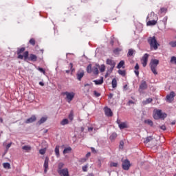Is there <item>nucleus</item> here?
Masks as SVG:
<instances>
[{
    "label": "nucleus",
    "instance_id": "f257e3e1",
    "mask_svg": "<svg viewBox=\"0 0 176 176\" xmlns=\"http://www.w3.org/2000/svg\"><path fill=\"white\" fill-rule=\"evenodd\" d=\"M38 56L34 54H30L28 51H25L24 52V61H32L33 63H35V61H37Z\"/></svg>",
    "mask_w": 176,
    "mask_h": 176
},
{
    "label": "nucleus",
    "instance_id": "f03ea898",
    "mask_svg": "<svg viewBox=\"0 0 176 176\" xmlns=\"http://www.w3.org/2000/svg\"><path fill=\"white\" fill-rule=\"evenodd\" d=\"M148 43H149L151 48L154 49V50H157V47L160 46V45L157 43V41L156 40V37L155 36L153 37H149L148 38Z\"/></svg>",
    "mask_w": 176,
    "mask_h": 176
},
{
    "label": "nucleus",
    "instance_id": "7ed1b4c3",
    "mask_svg": "<svg viewBox=\"0 0 176 176\" xmlns=\"http://www.w3.org/2000/svg\"><path fill=\"white\" fill-rule=\"evenodd\" d=\"M157 65H159V60L157 59H152L150 62L151 71L154 74V75H157V72L156 71V68H157Z\"/></svg>",
    "mask_w": 176,
    "mask_h": 176
},
{
    "label": "nucleus",
    "instance_id": "20e7f679",
    "mask_svg": "<svg viewBox=\"0 0 176 176\" xmlns=\"http://www.w3.org/2000/svg\"><path fill=\"white\" fill-rule=\"evenodd\" d=\"M166 118H167V114L162 112V110H157L153 114V118L155 120H157L158 119H166Z\"/></svg>",
    "mask_w": 176,
    "mask_h": 176
},
{
    "label": "nucleus",
    "instance_id": "39448f33",
    "mask_svg": "<svg viewBox=\"0 0 176 176\" xmlns=\"http://www.w3.org/2000/svg\"><path fill=\"white\" fill-rule=\"evenodd\" d=\"M122 167L123 170H125L126 171H129L130 170V166H131L130 164V161L129 160H122Z\"/></svg>",
    "mask_w": 176,
    "mask_h": 176
},
{
    "label": "nucleus",
    "instance_id": "423d86ee",
    "mask_svg": "<svg viewBox=\"0 0 176 176\" xmlns=\"http://www.w3.org/2000/svg\"><path fill=\"white\" fill-rule=\"evenodd\" d=\"M63 94H64V96H66L67 102H69L70 101L74 100V97H75V93H74V92L65 91L63 93Z\"/></svg>",
    "mask_w": 176,
    "mask_h": 176
},
{
    "label": "nucleus",
    "instance_id": "0eeeda50",
    "mask_svg": "<svg viewBox=\"0 0 176 176\" xmlns=\"http://www.w3.org/2000/svg\"><path fill=\"white\" fill-rule=\"evenodd\" d=\"M148 89V84H146V81L142 80L139 87V92L144 93V90H146Z\"/></svg>",
    "mask_w": 176,
    "mask_h": 176
},
{
    "label": "nucleus",
    "instance_id": "6e6552de",
    "mask_svg": "<svg viewBox=\"0 0 176 176\" xmlns=\"http://www.w3.org/2000/svg\"><path fill=\"white\" fill-rule=\"evenodd\" d=\"M23 52H25V47H21V48L17 49L16 54L18 55V58L19 60H23L24 58ZM21 53H23V55H22Z\"/></svg>",
    "mask_w": 176,
    "mask_h": 176
},
{
    "label": "nucleus",
    "instance_id": "1a4fd4ad",
    "mask_svg": "<svg viewBox=\"0 0 176 176\" xmlns=\"http://www.w3.org/2000/svg\"><path fill=\"white\" fill-rule=\"evenodd\" d=\"M148 58H149V54H145L142 58V64L144 67H146L148 64Z\"/></svg>",
    "mask_w": 176,
    "mask_h": 176
},
{
    "label": "nucleus",
    "instance_id": "9d476101",
    "mask_svg": "<svg viewBox=\"0 0 176 176\" xmlns=\"http://www.w3.org/2000/svg\"><path fill=\"white\" fill-rule=\"evenodd\" d=\"M44 173L46 174L47 173V170H49V157H46L44 161Z\"/></svg>",
    "mask_w": 176,
    "mask_h": 176
},
{
    "label": "nucleus",
    "instance_id": "9b49d317",
    "mask_svg": "<svg viewBox=\"0 0 176 176\" xmlns=\"http://www.w3.org/2000/svg\"><path fill=\"white\" fill-rule=\"evenodd\" d=\"M58 174L63 176H69L68 168H63L58 170Z\"/></svg>",
    "mask_w": 176,
    "mask_h": 176
},
{
    "label": "nucleus",
    "instance_id": "f8f14e48",
    "mask_svg": "<svg viewBox=\"0 0 176 176\" xmlns=\"http://www.w3.org/2000/svg\"><path fill=\"white\" fill-rule=\"evenodd\" d=\"M83 76H85V71L81 69V70H79L78 72H77L76 78H77L78 80H82V78H83Z\"/></svg>",
    "mask_w": 176,
    "mask_h": 176
},
{
    "label": "nucleus",
    "instance_id": "ddd939ff",
    "mask_svg": "<svg viewBox=\"0 0 176 176\" xmlns=\"http://www.w3.org/2000/svg\"><path fill=\"white\" fill-rule=\"evenodd\" d=\"M34 122H36V116H32L30 118H28L25 121V123L26 124H28L30 123H34Z\"/></svg>",
    "mask_w": 176,
    "mask_h": 176
},
{
    "label": "nucleus",
    "instance_id": "4468645a",
    "mask_svg": "<svg viewBox=\"0 0 176 176\" xmlns=\"http://www.w3.org/2000/svg\"><path fill=\"white\" fill-rule=\"evenodd\" d=\"M104 113L106 116H108L109 118H111V116H113V113L112 112V110L108 107L104 108Z\"/></svg>",
    "mask_w": 176,
    "mask_h": 176
},
{
    "label": "nucleus",
    "instance_id": "2eb2a0df",
    "mask_svg": "<svg viewBox=\"0 0 176 176\" xmlns=\"http://www.w3.org/2000/svg\"><path fill=\"white\" fill-rule=\"evenodd\" d=\"M175 97V93L174 91H171L170 94L166 96L167 101H173V98Z\"/></svg>",
    "mask_w": 176,
    "mask_h": 176
},
{
    "label": "nucleus",
    "instance_id": "dca6fc26",
    "mask_svg": "<svg viewBox=\"0 0 176 176\" xmlns=\"http://www.w3.org/2000/svg\"><path fill=\"white\" fill-rule=\"evenodd\" d=\"M106 64L107 65H111V67H115L116 65V63L115 62V60L109 58L107 59Z\"/></svg>",
    "mask_w": 176,
    "mask_h": 176
},
{
    "label": "nucleus",
    "instance_id": "f3484780",
    "mask_svg": "<svg viewBox=\"0 0 176 176\" xmlns=\"http://www.w3.org/2000/svg\"><path fill=\"white\" fill-rule=\"evenodd\" d=\"M94 82L96 85H102L104 83V77H100L99 80H94Z\"/></svg>",
    "mask_w": 176,
    "mask_h": 176
},
{
    "label": "nucleus",
    "instance_id": "a211bd4d",
    "mask_svg": "<svg viewBox=\"0 0 176 176\" xmlns=\"http://www.w3.org/2000/svg\"><path fill=\"white\" fill-rule=\"evenodd\" d=\"M144 123H145V124H148V126H150V127H153V121H152L151 120H145L144 121Z\"/></svg>",
    "mask_w": 176,
    "mask_h": 176
},
{
    "label": "nucleus",
    "instance_id": "6ab92c4d",
    "mask_svg": "<svg viewBox=\"0 0 176 176\" xmlns=\"http://www.w3.org/2000/svg\"><path fill=\"white\" fill-rule=\"evenodd\" d=\"M152 101H153V99H152L151 98H148L146 100H144L142 102V104L143 105H148V104H151V102H152Z\"/></svg>",
    "mask_w": 176,
    "mask_h": 176
},
{
    "label": "nucleus",
    "instance_id": "aec40b11",
    "mask_svg": "<svg viewBox=\"0 0 176 176\" xmlns=\"http://www.w3.org/2000/svg\"><path fill=\"white\" fill-rule=\"evenodd\" d=\"M47 120V117H42L39 121H38L37 124L41 126V124H43V123H45Z\"/></svg>",
    "mask_w": 176,
    "mask_h": 176
},
{
    "label": "nucleus",
    "instance_id": "412c9836",
    "mask_svg": "<svg viewBox=\"0 0 176 176\" xmlns=\"http://www.w3.org/2000/svg\"><path fill=\"white\" fill-rule=\"evenodd\" d=\"M98 68H100V65H96V67L93 69L94 75H98Z\"/></svg>",
    "mask_w": 176,
    "mask_h": 176
},
{
    "label": "nucleus",
    "instance_id": "4be33fe9",
    "mask_svg": "<svg viewBox=\"0 0 176 176\" xmlns=\"http://www.w3.org/2000/svg\"><path fill=\"white\" fill-rule=\"evenodd\" d=\"M146 24L147 25H156V24H157V21H155V20L148 21Z\"/></svg>",
    "mask_w": 176,
    "mask_h": 176
},
{
    "label": "nucleus",
    "instance_id": "5701e85b",
    "mask_svg": "<svg viewBox=\"0 0 176 176\" xmlns=\"http://www.w3.org/2000/svg\"><path fill=\"white\" fill-rule=\"evenodd\" d=\"M69 124V121L68 119H67V118L63 119V120L60 122L61 126H65L66 124Z\"/></svg>",
    "mask_w": 176,
    "mask_h": 176
},
{
    "label": "nucleus",
    "instance_id": "b1692460",
    "mask_svg": "<svg viewBox=\"0 0 176 176\" xmlns=\"http://www.w3.org/2000/svg\"><path fill=\"white\" fill-rule=\"evenodd\" d=\"M112 87L113 89H116L118 86V81L116 80V78H113L111 82Z\"/></svg>",
    "mask_w": 176,
    "mask_h": 176
},
{
    "label": "nucleus",
    "instance_id": "393cba45",
    "mask_svg": "<svg viewBox=\"0 0 176 176\" xmlns=\"http://www.w3.org/2000/svg\"><path fill=\"white\" fill-rule=\"evenodd\" d=\"M134 53H135V50H133V49H129L127 53V56L128 57H131V56H133V54H134Z\"/></svg>",
    "mask_w": 176,
    "mask_h": 176
},
{
    "label": "nucleus",
    "instance_id": "a878e982",
    "mask_svg": "<svg viewBox=\"0 0 176 176\" xmlns=\"http://www.w3.org/2000/svg\"><path fill=\"white\" fill-rule=\"evenodd\" d=\"M22 149H23V151H25V152H30V151H31V149H32V147L30 146H28V145L23 146L22 147Z\"/></svg>",
    "mask_w": 176,
    "mask_h": 176
},
{
    "label": "nucleus",
    "instance_id": "bb28decb",
    "mask_svg": "<svg viewBox=\"0 0 176 176\" xmlns=\"http://www.w3.org/2000/svg\"><path fill=\"white\" fill-rule=\"evenodd\" d=\"M55 153L57 157L60 156V146H56L55 147Z\"/></svg>",
    "mask_w": 176,
    "mask_h": 176
},
{
    "label": "nucleus",
    "instance_id": "cd10ccee",
    "mask_svg": "<svg viewBox=\"0 0 176 176\" xmlns=\"http://www.w3.org/2000/svg\"><path fill=\"white\" fill-rule=\"evenodd\" d=\"M118 126L121 130H123V129H127V124H126V122H122Z\"/></svg>",
    "mask_w": 176,
    "mask_h": 176
},
{
    "label": "nucleus",
    "instance_id": "c85d7f7f",
    "mask_svg": "<svg viewBox=\"0 0 176 176\" xmlns=\"http://www.w3.org/2000/svg\"><path fill=\"white\" fill-rule=\"evenodd\" d=\"M116 137H118V134L116 133H113L110 135L109 138H110L111 141H113L114 140L116 139Z\"/></svg>",
    "mask_w": 176,
    "mask_h": 176
},
{
    "label": "nucleus",
    "instance_id": "c756f323",
    "mask_svg": "<svg viewBox=\"0 0 176 176\" xmlns=\"http://www.w3.org/2000/svg\"><path fill=\"white\" fill-rule=\"evenodd\" d=\"M72 151V148L71 147H67L63 150V154L65 155V153H69Z\"/></svg>",
    "mask_w": 176,
    "mask_h": 176
},
{
    "label": "nucleus",
    "instance_id": "7c9ffc66",
    "mask_svg": "<svg viewBox=\"0 0 176 176\" xmlns=\"http://www.w3.org/2000/svg\"><path fill=\"white\" fill-rule=\"evenodd\" d=\"M123 65H124V60H121L118 65H117V68L118 69H120V68H122V67H123Z\"/></svg>",
    "mask_w": 176,
    "mask_h": 176
},
{
    "label": "nucleus",
    "instance_id": "2f4dec72",
    "mask_svg": "<svg viewBox=\"0 0 176 176\" xmlns=\"http://www.w3.org/2000/svg\"><path fill=\"white\" fill-rule=\"evenodd\" d=\"M3 167L6 168L7 170H10V164H9V162L3 163Z\"/></svg>",
    "mask_w": 176,
    "mask_h": 176
},
{
    "label": "nucleus",
    "instance_id": "473e14b6",
    "mask_svg": "<svg viewBox=\"0 0 176 176\" xmlns=\"http://www.w3.org/2000/svg\"><path fill=\"white\" fill-rule=\"evenodd\" d=\"M119 75H121V76H126V71L125 70H118Z\"/></svg>",
    "mask_w": 176,
    "mask_h": 176
},
{
    "label": "nucleus",
    "instance_id": "72a5a7b5",
    "mask_svg": "<svg viewBox=\"0 0 176 176\" xmlns=\"http://www.w3.org/2000/svg\"><path fill=\"white\" fill-rule=\"evenodd\" d=\"M153 138L151 136H148L146 138V140H144V144H148V142H151V141H152Z\"/></svg>",
    "mask_w": 176,
    "mask_h": 176
},
{
    "label": "nucleus",
    "instance_id": "f704fd0d",
    "mask_svg": "<svg viewBox=\"0 0 176 176\" xmlns=\"http://www.w3.org/2000/svg\"><path fill=\"white\" fill-rule=\"evenodd\" d=\"M87 72L88 74H91V64H89L87 67Z\"/></svg>",
    "mask_w": 176,
    "mask_h": 176
},
{
    "label": "nucleus",
    "instance_id": "c9c22d12",
    "mask_svg": "<svg viewBox=\"0 0 176 176\" xmlns=\"http://www.w3.org/2000/svg\"><path fill=\"white\" fill-rule=\"evenodd\" d=\"M169 45L171 47H176V41L169 42Z\"/></svg>",
    "mask_w": 176,
    "mask_h": 176
},
{
    "label": "nucleus",
    "instance_id": "e433bc0d",
    "mask_svg": "<svg viewBox=\"0 0 176 176\" xmlns=\"http://www.w3.org/2000/svg\"><path fill=\"white\" fill-rule=\"evenodd\" d=\"M37 69H38V71H39L40 72H41V74H43L44 75H45V74H46V72L42 67H38Z\"/></svg>",
    "mask_w": 176,
    "mask_h": 176
},
{
    "label": "nucleus",
    "instance_id": "4c0bfd02",
    "mask_svg": "<svg viewBox=\"0 0 176 176\" xmlns=\"http://www.w3.org/2000/svg\"><path fill=\"white\" fill-rule=\"evenodd\" d=\"M68 118L69 119V120L72 121L74 120V113L71 112L69 114Z\"/></svg>",
    "mask_w": 176,
    "mask_h": 176
},
{
    "label": "nucleus",
    "instance_id": "58836bf2",
    "mask_svg": "<svg viewBox=\"0 0 176 176\" xmlns=\"http://www.w3.org/2000/svg\"><path fill=\"white\" fill-rule=\"evenodd\" d=\"M29 43L32 46H35V38H31L29 41Z\"/></svg>",
    "mask_w": 176,
    "mask_h": 176
},
{
    "label": "nucleus",
    "instance_id": "ea45409f",
    "mask_svg": "<svg viewBox=\"0 0 176 176\" xmlns=\"http://www.w3.org/2000/svg\"><path fill=\"white\" fill-rule=\"evenodd\" d=\"M40 155H45L46 153V148H41L39 151Z\"/></svg>",
    "mask_w": 176,
    "mask_h": 176
},
{
    "label": "nucleus",
    "instance_id": "a19ab883",
    "mask_svg": "<svg viewBox=\"0 0 176 176\" xmlns=\"http://www.w3.org/2000/svg\"><path fill=\"white\" fill-rule=\"evenodd\" d=\"M119 164L116 162H111L110 167H118Z\"/></svg>",
    "mask_w": 176,
    "mask_h": 176
},
{
    "label": "nucleus",
    "instance_id": "79ce46f5",
    "mask_svg": "<svg viewBox=\"0 0 176 176\" xmlns=\"http://www.w3.org/2000/svg\"><path fill=\"white\" fill-rule=\"evenodd\" d=\"M167 12V8H162L160 10V13H166Z\"/></svg>",
    "mask_w": 176,
    "mask_h": 176
},
{
    "label": "nucleus",
    "instance_id": "37998d69",
    "mask_svg": "<svg viewBox=\"0 0 176 176\" xmlns=\"http://www.w3.org/2000/svg\"><path fill=\"white\" fill-rule=\"evenodd\" d=\"M64 167V163L60 162L58 164V170H63L62 168Z\"/></svg>",
    "mask_w": 176,
    "mask_h": 176
},
{
    "label": "nucleus",
    "instance_id": "c03bdc74",
    "mask_svg": "<svg viewBox=\"0 0 176 176\" xmlns=\"http://www.w3.org/2000/svg\"><path fill=\"white\" fill-rule=\"evenodd\" d=\"M170 63H173L174 64H176V57L172 56L170 58Z\"/></svg>",
    "mask_w": 176,
    "mask_h": 176
},
{
    "label": "nucleus",
    "instance_id": "a18cd8bd",
    "mask_svg": "<svg viewBox=\"0 0 176 176\" xmlns=\"http://www.w3.org/2000/svg\"><path fill=\"white\" fill-rule=\"evenodd\" d=\"M94 94L95 97H100V96H101V94L97 92V91H94Z\"/></svg>",
    "mask_w": 176,
    "mask_h": 176
},
{
    "label": "nucleus",
    "instance_id": "49530a36",
    "mask_svg": "<svg viewBox=\"0 0 176 176\" xmlns=\"http://www.w3.org/2000/svg\"><path fill=\"white\" fill-rule=\"evenodd\" d=\"M124 145V142L123 141H121L120 142V146H119L120 149H123Z\"/></svg>",
    "mask_w": 176,
    "mask_h": 176
},
{
    "label": "nucleus",
    "instance_id": "de8ad7c7",
    "mask_svg": "<svg viewBox=\"0 0 176 176\" xmlns=\"http://www.w3.org/2000/svg\"><path fill=\"white\" fill-rule=\"evenodd\" d=\"M113 68H115V67L111 66V67L108 69L107 72H109V74H112Z\"/></svg>",
    "mask_w": 176,
    "mask_h": 176
},
{
    "label": "nucleus",
    "instance_id": "09e8293b",
    "mask_svg": "<svg viewBox=\"0 0 176 176\" xmlns=\"http://www.w3.org/2000/svg\"><path fill=\"white\" fill-rule=\"evenodd\" d=\"M121 50H120V48H116L115 50H113V53H119V52H121Z\"/></svg>",
    "mask_w": 176,
    "mask_h": 176
},
{
    "label": "nucleus",
    "instance_id": "8fccbe9b",
    "mask_svg": "<svg viewBox=\"0 0 176 176\" xmlns=\"http://www.w3.org/2000/svg\"><path fill=\"white\" fill-rule=\"evenodd\" d=\"M132 104H135V102L133 100H129L127 105L130 107V105H131Z\"/></svg>",
    "mask_w": 176,
    "mask_h": 176
},
{
    "label": "nucleus",
    "instance_id": "3c124183",
    "mask_svg": "<svg viewBox=\"0 0 176 176\" xmlns=\"http://www.w3.org/2000/svg\"><path fill=\"white\" fill-rule=\"evenodd\" d=\"M10 146H12V143H9L6 145V152L9 151V148H10Z\"/></svg>",
    "mask_w": 176,
    "mask_h": 176
},
{
    "label": "nucleus",
    "instance_id": "603ef678",
    "mask_svg": "<svg viewBox=\"0 0 176 176\" xmlns=\"http://www.w3.org/2000/svg\"><path fill=\"white\" fill-rule=\"evenodd\" d=\"M105 71V65H102L100 67V72H104Z\"/></svg>",
    "mask_w": 176,
    "mask_h": 176
},
{
    "label": "nucleus",
    "instance_id": "864d4df0",
    "mask_svg": "<svg viewBox=\"0 0 176 176\" xmlns=\"http://www.w3.org/2000/svg\"><path fill=\"white\" fill-rule=\"evenodd\" d=\"M139 69H140V65H138V63H136L135 66V70L138 71Z\"/></svg>",
    "mask_w": 176,
    "mask_h": 176
},
{
    "label": "nucleus",
    "instance_id": "5fc2aeb1",
    "mask_svg": "<svg viewBox=\"0 0 176 176\" xmlns=\"http://www.w3.org/2000/svg\"><path fill=\"white\" fill-rule=\"evenodd\" d=\"M91 151L93 153H97V151H96V148H94V147H91Z\"/></svg>",
    "mask_w": 176,
    "mask_h": 176
},
{
    "label": "nucleus",
    "instance_id": "6e6d98bb",
    "mask_svg": "<svg viewBox=\"0 0 176 176\" xmlns=\"http://www.w3.org/2000/svg\"><path fill=\"white\" fill-rule=\"evenodd\" d=\"M82 171H84V172L87 171V165L82 166Z\"/></svg>",
    "mask_w": 176,
    "mask_h": 176
},
{
    "label": "nucleus",
    "instance_id": "4d7b16f0",
    "mask_svg": "<svg viewBox=\"0 0 176 176\" xmlns=\"http://www.w3.org/2000/svg\"><path fill=\"white\" fill-rule=\"evenodd\" d=\"M160 128L161 129V130H166V125H162V126H160Z\"/></svg>",
    "mask_w": 176,
    "mask_h": 176
},
{
    "label": "nucleus",
    "instance_id": "13d9d810",
    "mask_svg": "<svg viewBox=\"0 0 176 176\" xmlns=\"http://www.w3.org/2000/svg\"><path fill=\"white\" fill-rule=\"evenodd\" d=\"M134 72H135L136 76H138L140 75V72H138V70H135Z\"/></svg>",
    "mask_w": 176,
    "mask_h": 176
},
{
    "label": "nucleus",
    "instance_id": "bf43d9fd",
    "mask_svg": "<svg viewBox=\"0 0 176 176\" xmlns=\"http://www.w3.org/2000/svg\"><path fill=\"white\" fill-rule=\"evenodd\" d=\"M88 131H89V133H91V131H93V127H89V128H88Z\"/></svg>",
    "mask_w": 176,
    "mask_h": 176
},
{
    "label": "nucleus",
    "instance_id": "052dcab7",
    "mask_svg": "<svg viewBox=\"0 0 176 176\" xmlns=\"http://www.w3.org/2000/svg\"><path fill=\"white\" fill-rule=\"evenodd\" d=\"M113 43H114L113 39L111 38L110 41V44L111 45V46H113Z\"/></svg>",
    "mask_w": 176,
    "mask_h": 176
},
{
    "label": "nucleus",
    "instance_id": "680f3d73",
    "mask_svg": "<svg viewBox=\"0 0 176 176\" xmlns=\"http://www.w3.org/2000/svg\"><path fill=\"white\" fill-rule=\"evenodd\" d=\"M69 67H70V69H72V71H74V69H72L73 67H74V64L70 63L69 64Z\"/></svg>",
    "mask_w": 176,
    "mask_h": 176
},
{
    "label": "nucleus",
    "instance_id": "e2e57ef3",
    "mask_svg": "<svg viewBox=\"0 0 176 176\" xmlns=\"http://www.w3.org/2000/svg\"><path fill=\"white\" fill-rule=\"evenodd\" d=\"M109 75H111V73L107 72V73H106L104 76H105V78H107V77L109 76Z\"/></svg>",
    "mask_w": 176,
    "mask_h": 176
},
{
    "label": "nucleus",
    "instance_id": "0e129e2a",
    "mask_svg": "<svg viewBox=\"0 0 176 176\" xmlns=\"http://www.w3.org/2000/svg\"><path fill=\"white\" fill-rule=\"evenodd\" d=\"M38 85H40V86H45V83H43L42 81L39 82Z\"/></svg>",
    "mask_w": 176,
    "mask_h": 176
},
{
    "label": "nucleus",
    "instance_id": "69168bd1",
    "mask_svg": "<svg viewBox=\"0 0 176 176\" xmlns=\"http://www.w3.org/2000/svg\"><path fill=\"white\" fill-rule=\"evenodd\" d=\"M116 123L118 124V126H120V124H122V123H120V120H119V119L117 120Z\"/></svg>",
    "mask_w": 176,
    "mask_h": 176
},
{
    "label": "nucleus",
    "instance_id": "338daca9",
    "mask_svg": "<svg viewBox=\"0 0 176 176\" xmlns=\"http://www.w3.org/2000/svg\"><path fill=\"white\" fill-rule=\"evenodd\" d=\"M113 97V94H110L109 95V98H112Z\"/></svg>",
    "mask_w": 176,
    "mask_h": 176
},
{
    "label": "nucleus",
    "instance_id": "774afa93",
    "mask_svg": "<svg viewBox=\"0 0 176 176\" xmlns=\"http://www.w3.org/2000/svg\"><path fill=\"white\" fill-rule=\"evenodd\" d=\"M124 90H127L128 89H127V85H125L124 87Z\"/></svg>",
    "mask_w": 176,
    "mask_h": 176
}]
</instances>
